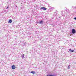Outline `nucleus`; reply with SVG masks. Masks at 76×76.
<instances>
[{
    "mask_svg": "<svg viewBox=\"0 0 76 76\" xmlns=\"http://www.w3.org/2000/svg\"><path fill=\"white\" fill-rule=\"evenodd\" d=\"M12 69L15 70V69H16V66H15V65H12Z\"/></svg>",
    "mask_w": 76,
    "mask_h": 76,
    "instance_id": "obj_1",
    "label": "nucleus"
},
{
    "mask_svg": "<svg viewBox=\"0 0 76 76\" xmlns=\"http://www.w3.org/2000/svg\"><path fill=\"white\" fill-rule=\"evenodd\" d=\"M72 33L74 34L76 33V31H75V30L74 29H72Z\"/></svg>",
    "mask_w": 76,
    "mask_h": 76,
    "instance_id": "obj_2",
    "label": "nucleus"
},
{
    "mask_svg": "<svg viewBox=\"0 0 76 76\" xmlns=\"http://www.w3.org/2000/svg\"><path fill=\"white\" fill-rule=\"evenodd\" d=\"M41 9H43V10H47V8L44 7H42L41 8Z\"/></svg>",
    "mask_w": 76,
    "mask_h": 76,
    "instance_id": "obj_3",
    "label": "nucleus"
},
{
    "mask_svg": "<svg viewBox=\"0 0 76 76\" xmlns=\"http://www.w3.org/2000/svg\"><path fill=\"white\" fill-rule=\"evenodd\" d=\"M69 50L71 52H73V51H74L73 50H71L70 49H69Z\"/></svg>",
    "mask_w": 76,
    "mask_h": 76,
    "instance_id": "obj_4",
    "label": "nucleus"
},
{
    "mask_svg": "<svg viewBox=\"0 0 76 76\" xmlns=\"http://www.w3.org/2000/svg\"><path fill=\"white\" fill-rule=\"evenodd\" d=\"M31 73H32L33 74H35V71H31Z\"/></svg>",
    "mask_w": 76,
    "mask_h": 76,
    "instance_id": "obj_5",
    "label": "nucleus"
},
{
    "mask_svg": "<svg viewBox=\"0 0 76 76\" xmlns=\"http://www.w3.org/2000/svg\"><path fill=\"white\" fill-rule=\"evenodd\" d=\"M12 22V20H9V23H11Z\"/></svg>",
    "mask_w": 76,
    "mask_h": 76,
    "instance_id": "obj_6",
    "label": "nucleus"
},
{
    "mask_svg": "<svg viewBox=\"0 0 76 76\" xmlns=\"http://www.w3.org/2000/svg\"><path fill=\"white\" fill-rule=\"evenodd\" d=\"M42 22H43L42 20L39 22V23H42Z\"/></svg>",
    "mask_w": 76,
    "mask_h": 76,
    "instance_id": "obj_7",
    "label": "nucleus"
},
{
    "mask_svg": "<svg viewBox=\"0 0 76 76\" xmlns=\"http://www.w3.org/2000/svg\"><path fill=\"white\" fill-rule=\"evenodd\" d=\"M68 68L69 69H70V65L68 66Z\"/></svg>",
    "mask_w": 76,
    "mask_h": 76,
    "instance_id": "obj_8",
    "label": "nucleus"
},
{
    "mask_svg": "<svg viewBox=\"0 0 76 76\" xmlns=\"http://www.w3.org/2000/svg\"><path fill=\"white\" fill-rule=\"evenodd\" d=\"M24 54H23V58L24 57Z\"/></svg>",
    "mask_w": 76,
    "mask_h": 76,
    "instance_id": "obj_9",
    "label": "nucleus"
},
{
    "mask_svg": "<svg viewBox=\"0 0 76 76\" xmlns=\"http://www.w3.org/2000/svg\"><path fill=\"white\" fill-rule=\"evenodd\" d=\"M74 19H75V20H76V17L75 18H74Z\"/></svg>",
    "mask_w": 76,
    "mask_h": 76,
    "instance_id": "obj_10",
    "label": "nucleus"
},
{
    "mask_svg": "<svg viewBox=\"0 0 76 76\" xmlns=\"http://www.w3.org/2000/svg\"><path fill=\"white\" fill-rule=\"evenodd\" d=\"M49 76H54V75H49Z\"/></svg>",
    "mask_w": 76,
    "mask_h": 76,
    "instance_id": "obj_11",
    "label": "nucleus"
},
{
    "mask_svg": "<svg viewBox=\"0 0 76 76\" xmlns=\"http://www.w3.org/2000/svg\"><path fill=\"white\" fill-rule=\"evenodd\" d=\"M7 9H9V7H7L6 8Z\"/></svg>",
    "mask_w": 76,
    "mask_h": 76,
    "instance_id": "obj_12",
    "label": "nucleus"
}]
</instances>
